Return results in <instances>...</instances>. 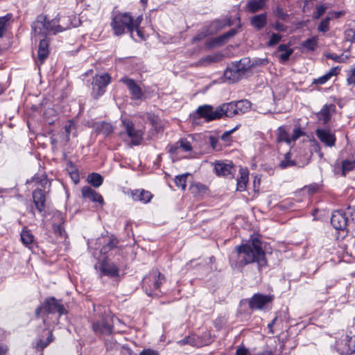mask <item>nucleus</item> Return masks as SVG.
Instances as JSON below:
<instances>
[{"label": "nucleus", "instance_id": "obj_1", "mask_svg": "<svg viewBox=\"0 0 355 355\" xmlns=\"http://www.w3.org/2000/svg\"><path fill=\"white\" fill-rule=\"evenodd\" d=\"M230 262L232 268L238 270L245 265L256 262L261 270L267 265V261L260 239L255 237L252 239L251 243L236 246L230 257Z\"/></svg>", "mask_w": 355, "mask_h": 355}, {"label": "nucleus", "instance_id": "obj_2", "mask_svg": "<svg viewBox=\"0 0 355 355\" xmlns=\"http://www.w3.org/2000/svg\"><path fill=\"white\" fill-rule=\"evenodd\" d=\"M60 19L59 15L51 20H49L45 15H37L31 25L33 37L36 40L37 37L46 38L49 34L55 35L65 31L67 26L58 25Z\"/></svg>", "mask_w": 355, "mask_h": 355}, {"label": "nucleus", "instance_id": "obj_3", "mask_svg": "<svg viewBox=\"0 0 355 355\" xmlns=\"http://www.w3.org/2000/svg\"><path fill=\"white\" fill-rule=\"evenodd\" d=\"M140 24L139 18L134 19L130 12H121L114 10L111 16L110 27L115 36H121L125 33H130L134 38V30Z\"/></svg>", "mask_w": 355, "mask_h": 355}, {"label": "nucleus", "instance_id": "obj_4", "mask_svg": "<svg viewBox=\"0 0 355 355\" xmlns=\"http://www.w3.org/2000/svg\"><path fill=\"white\" fill-rule=\"evenodd\" d=\"M34 182L36 188L33 191V199L35 208L39 213L42 214L45 209L46 194L50 191L51 182L44 174L35 175L26 183Z\"/></svg>", "mask_w": 355, "mask_h": 355}, {"label": "nucleus", "instance_id": "obj_5", "mask_svg": "<svg viewBox=\"0 0 355 355\" xmlns=\"http://www.w3.org/2000/svg\"><path fill=\"white\" fill-rule=\"evenodd\" d=\"M355 220V209L348 207L345 211H334L331 214V223L338 230H344L352 226Z\"/></svg>", "mask_w": 355, "mask_h": 355}, {"label": "nucleus", "instance_id": "obj_6", "mask_svg": "<svg viewBox=\"0 0 355 355\" xmlns=\"http://www.w3.org/2000/svg\"><path fill=\"white\" fill-rule=\"evenodd\" d=\"M164 280V277L158 270H153L144 277L143 288L148 296H159L162 291L160 286Z\"/></svg>", "mask_w": 355, "mask_h": 355}, {"label": "nucleus", "instance_id": "obj_7", "mask_svg": "<svg viewBox=\"0 0 355 355\" xmlns=\"http://www.w3.org/2000/svg\"><path fill=\"white\" fill-rule=\"evenodd\" d=\"M121 123L126 135L130 139L131 145H140L143 139L144 131L141 129H136L134 123L129 119H122Z\"/></svg>", "mask_w": 355, "mask_h": 355}, {"label": "nucleus", "instance_id": "obj_8", "mask_svg": "<svg viewBox=\"0 0 355 355\" xmlns=\"http://www.w3.org/2000/svg\"><path fill=\"white\" fill-rule=\"evenodd\" d=\"M113 318L106 314L92 323V329L96 335H109L113 331Z\"/></svg>", "mask_w": 355, "mask_h": 355}, {"label": "nucleus", "instance_id": "obj_9", "mask_svg": "<svg viewBox=\"0 0 355 355\" xmlns=\"http://www.w3.org/2000/svg\"><path fill=\"white\" fill-rule=\"evenodd\" d=\"M111 77L108 73L96 75L92 81V94L95 98L103 95L105 92L106 87L110 83Z\"/></svg>", "mask_w": 355, "mask_h": 355}, {"label": "nucleus", "instance_id": "obj_10", "mask_svg": "<svg viewBox=\"0 0 355 355\" xmlns=\"http://www.w3.org/2000/svg\"><path fill=\"white\" fill-rule=\"evenodd\" d=\"M272 300V295L255 293L248 301L249 307L251 309L263 310Z\"/></svg>", "mask_w": 355, "mask_h": 355}, {"label": "nucleus", "instance_id": "obj_11", "mask_svg": "<svg viewBox=\"0 0 355 355\" xmlns=\"http://www.w3.org/2000/svg\"><path fill=\"white\" fill-rule=\"evenodd\" d=\"M337 350L340 355H350L355 352V336L347 335L337 344Z\"/></svg>", "mask_w": 355, "mask_h": 355}, {"label": "nucleus", "instance_id": "obj_12", "mask_svg": "<svg viewBox=\"0 0 355 355\" xmlns=\"http://www.w3.org/2000/svg\"><path fill=\"white\" fill-rule=\"evenodd\" d=\"M44 309L48 313H58L59 315L67 313V311L61 302L55 297H49L44 302Z\"/></svg>", "mask_w": 355, "mask_h": 355}, {"label": "nucleus", "instance_id": "obj_13", "mask_svg": "<svg viewBox=\"0 0 355 355\" xmlns=\"http://www.w3.org/2000/svg\"><path fill=\"white\" fill-rule=\"evenodd\" d=\"M98 268L101 275L114 278L119 275V267L114 263L110 262L107 259H104L99 263Z\"/></svg>", "mask_w": 355, "mask_h": 355}, {"label": "nucleus", "instance_id": "obj_14", "mask_svg": "<svg viewBox=\"0 0 355 355\" xmlns=\"http://www.w3.org/2000/svg\"><path fill=\"white\" fill-rule=\"evenodd\" d=\"M196 112L200 117L205 118L208 121L220 119L218 107L214 110L212 106L204 105L200 106Z\"/></svg>", "mask_w": 355, "mask_h": 355}, {"label": "nucleus", "instance_id": "obj_15", "mask_svg": "<svg viewBox=\"0 0 355 355\" xmlns=\"http://www.w3.org/2000/svg\"><path fill=\"white\" fill-rule=\"evenodd\" d=\"M121 81L123 82L128 87L130 93L132 96V99L134 100H141L144 94L141 89V87L137 84V83L131 78H123L121 79Z\"/></svg>", "mask_w": 355, "mask_h": 355}, {"label": "nucleus", "instance_id": "obj_16", "mask_svg": "<svg viewBox=\"0 0 355 355\" xmlns=\"http://www.w3.org/2000/svg\"><path fill=\"white\" fill-rule=\"evenodd\" d=\"M315 133L320 141L327 146L333 147L335 146L336 137L329 130L317 129Z\"/></svg>", "mask_w": 355, "mask_h": 355}, {"label": "nucleus", "instance_id": "obj_17", "mask_svg": "<svg viewBox=\"0 0 355 355\" xmlns=\"http://www.w3.org/2000/svg\"><path fill=\"white\" fill-rule=\"evenodd\" d=\"M192 150L191 143L185 139H181L175 144L168 146V153L178 155L180 152H190Z\"/></svg>", "mask_w": 355, "mask_h": 355}, {"label": "nucleus", "instance_id": "obj_18", "mask_svg": "<svg viewBox=\"0 0 355 355\" xmlns=\"http://www.w3.org/2000/svg\"><path fill=\"white\" fill-rule=\"evenodd\" d=\"M243 78L248 76L252 71L253 64L249 58H243L239 61L233 62Z\"/></svg>", "mask_w": 355, "mask_h": 355}, {"label": "nucleus", "instance_id": "obj_19", "mask_svg": "<svg viewBox=\"0 0 355 355\" xmlns=\"http://www.w3.org/2000/svg\"><path fill=\"white\" fill-rule=\"evenodd\" d=\"M223 76L225 80L230 83L239 82L243 78V76L237 70L236 67H235V64H234L233 62L227 67L224 71Z\"/></svg>", "mask_w": 355, "mask_h": 355}, {"label": "nucleus", "instance_id": "obj_20", "mask_svg": "<svg viewBox=\"0 0 355 355\" xmlns=\"http://www.w3.org/2000/svg\"><path fill=\"white\" fill-rule=\"evenodd\" d=\"M214 170L218 175L222 176L233 175L236 171L235 166L231 162L216 163L214 166Z\"/></svg>", "mask_w": 355, "mask_h": 355}, {"label": "nucleus", "instance_id": "obj_21", "mask_svg": "<svg viewBox=\"0 0 355 355\" xmlns=\"http://www.w3.org/2000/svg\"><path fill=\"white\" fill-rule=\"evenodd\" d=\"M21 241L24 246L32 250L36 245L33 234L26 227H24L20 234Z\"/></svg>", "mask_w": 355, "mask_h": 355}, {"label": "nucleus", "instance_id": "obj_22", "mask_svg": "<svg viewBox=\"0 0 355 355\" xmlns=\"http://www.w3.org/2000/svg\"><path fill=\"white\" fill-rule=\"evenodd\" d=\"M218 111L220 114V119L223 116L232 117L237 114L234 101L222 104L218 107Z\"/></svg>", "mask_w": 355, "mask_h": 355}, {"label": "nucleus", "instance_id": "obj_23", "mask_svg": "<svg viewBox=\"0 0 355 355\" xmlns=\"http://www.w3.org/2000/svg\"><path fill=\"white\" fill-rule=\"evenodd\" d=\"M82 195L85 198L102 204L103 198L102 196L89 187H83L81 190Z\"/></svg>", "mask_w": 355, "mask_h": 355}, {"label": "nucleus", "instance_id": "obj_24", "mask_svg": "<svg viewBox=\"0 0 355 355\" xmlns=\"http://www.w3.org/2000/svg\"><path fill=\"white\" fill-rule=\"evenodd\" d=\"M132 199L135 201H140L143 203H148L153 198V195L148 191L144 189L135 190L132 192Z\"/></svg>", "mask_w": 355, "mask_h": 355}, {"label": "nucleus", "instance_id": "obj_25", "mask_svg": "<svg viewBox=\"0 0 355 355\" xmlns=\"http://www.w3.org/2000/svg\"><path fill=\"white\" fill-rule=\"evenodd\" d=\"M40 39V44L38 47V59L40 63H43L44 60L49 55V42L44 37H38Z\"/></svg>", "mask_w": 355, "mask_h": 355}, {"label": "nucleus", "instance_id": "obj_26", "mask_svg": "<svg viewBox=\"0 0 355 355\" xmlns=\"http://www.w3.org/2000/svg\"><path fill=\"white\" fill-rule=\"evenodd\" d=\"M277 51L281 53L278 58L282 63H286L294 51L293 49L289 48L288 44H279Z\"/></svg>", "mask_w": 355, "mask_h": 355}, {"label": "nucleus", "instance_id": "obj_27", "mask_svg": "<svg viewBox=\"0 0 355 355\" xmlns=\"http://www.w3.org/2000/svg\"><path fill=\"white\" fill-rule=\"evenodd\" d=\"M239 173L240 177L237 179L236 190L243 191L245 189L248 182L249 171L246 168H241Z\"/></svg>", "mask_w": 355, "mask_h": 355}, {"label": "nucleus", "instance_id": "obj_28", "mask_svg": "<svg viewBox=\"0 0 355 355\" xmlns=\"http://www.w3.org/2000/svg\"><path fill=\"white\" fill-rule=\"evenodd\" d=\"M250 23L254 28L261 30L266 25L267 15L266 13H261L255 15L252 17Z\"/></svg>", "mask_w": 355, "mask_h": 355}, {"label": "nucleus", "instance_id": "obj_29", "mask_svg": "<svg viewBox=\"0 0 355 355\" xmlns=\"http://www.w3.org/2000/svg\"><path fill=\"white\" fill-rule=\"evenodd\" d=\"M277 142H285L288 145L292 144V139L289 132L285 126H280L277 130Z\"/></svg>", "mask_w": 355, "mask_h": 355}, {"label": "nucleus", "instance_id": "obj_30", "mask_svg": "<svg viewBox=\"0 0 355 355\" xmlns=\"http://www.w3.org/2000/svg\"><path fill=\"white\" fill-rule=\"evenodd\" d=\"M333 107H334V105H324L321 110L316 114L318 119L322 121L323 123H327L331 119L330 110Z\"/></svg>", "mask_w": 355, "mask_h": 355}, {"label": "nucleus", "instance_id": "obj_31", "mask_svg": "<svg viewBox=\"0 0 355 355\" xmlns=\"http://www.w3.org/2000/svg\"><path fill=\"white\" fill-rule=\"evenodd\" d=\"M267 0H248L246 8L250 12L254 13L263 9Z\"/></svg>", "mask_w": 355, "mask_h": 355}, {"label": "nucleus", "instance_id": "obj_32", "mask_svg": "<svg viewBox=\"0 0 355 355\" xmlns=\"http://www.w3.org/2000/svg\"><path fill=\"white\" fill-rule=\"evenodd\" d=\"M237 114H242L247 112L251 106V103L246 99L234 101Z\"/></svg>", "mask_w": 355, "mask_h": 355}, {"label": "nucleus", "instance_id": "obj_33", "mask_svg": "<svg viewBox=\"0 0 355 355\" xmlns=\"http://www.w3.org/2000/svg\"><path fill=\"white\" fill-rule=\"evenodd\" d=\"M355 168L354 159H345L342 162L341 174L345 176L347 173Z\"/></svg>", "mask_w": 355, "mask_h": 355}, {"label": "nucleus", "instance_id": "obj_34", "mask_svg": "<svg viewBox=\"0 0 355 355\" xmlns=\"http://www.w3.org/2000/svg\"><path fill=\"white\" fill-rule=\"evenodd\" d=\"M88 182L94 187H99L103 182V177L96 173H92L88 175Z\"/></svg>", "mask_w": 355, "mask_h": 355}, {"label": "nucleus", "instance_id": "obj_35", "mask_svg": "<svg viewBox=\"0 0 355 355\" xmlns=\"http://www.w3.org/2000/svg\"><path fill=\"white\" fill-rule=\"evenodd\" d=\"M96 130L99 133L107 136L112 132L113 128L110 123L102 122L101 123L97 124Z\"/></svg>", "mask_w": 355, "mask_h": 355}, {"label": "nucleus", "instance_id": "obj_36", "mask_svg": "<svg viewBox=\"0 0 355 355\" xmlns=\"http://www.w3.org/2000/svg\"><path fill=\"white\" fill-rule=\"evenodd\" d=\"M189 173H184L182 175H177L175 178V183L178 187L181 188L182 190H185L187 187V179L189 175Z\"/></svg>", "mask_w": 355, "mask_h": 355}, {"label": "nucleus", "instance_id": "obj_37", "mask_svg": "<svg viewBox=\"0 0 355 355\" xmlns=\"http://www.w3.org/2000/svg\"><path fill=\"white\" fill-rule=\"evenodd\" d=\"M53 340V334L51 332H49V336L44 341L40 339L35 343V347L40 351L43 350Z\"/></svg>", "mask_w": 355, "mask_h": 355}, {"label": "nucleus", "instance_id": "obj_38", "mask_svg": "<svg viewBox=\"0 0 355 355\" xmlns=\"http://www.w3.org/2000/svg\"><path fill=\"white\" fill-rule=\"evenodd\" d=\"M295 165V161L291 159V153L290 152L286 153L284 155V159L279 163V167L282 169L286 168L290 166H293Z\"/></svg>", "mask_w": 355, "mask_h": 355}, {"label": "nucleus", "instance_id": "obj_39", "mask_svg": "<svg viewBox=\"0 0 355 355\" xmlns=\"http://www.w3.org/2000/svg\"><path fill=\"white\" fill-rule=\"evenodd\" d=\"M318 40L315 37L309 38L302 43V46L309 51H314L317 47Z\"/></svg>", "mask_w": 355, "mask_h": 355}, {"label": "nucleus", "instance_id": "obj_40", "mask_svg": "<svg viewBox=\"0 0 355 355\" xmlns=\"http://www.w3.org/2000/svg\"><path fill=\"white\" fill-rule=\"evenodd\" d=\"M331 17H326L323 19L318 26V30L322 33H327L329 31V22L331 20Z\"/></svg>", "mask_w": 355, "mask_h": 355}, {"label": "nucleus", "instance_id": "obj_41", "mask_svg": "<svg viewBox=\"0 0 355 355\" xmlns=\"http://www.w3.org/2000/svg\"><path fill=\"white\" fill-rule=\"evenodd\" d=\"M282 39V35H280L279 33H272L270 36V39L268 41L266 45L267 46H275L276 44H277Z\"/></svg>", "mask_w": 355, "mask_h": 355}, {"label": "nucleus", "instance_id": "obj_42", "mask_svg": "<svg viewBox=\"0 0 355 355\" xmlns=\"http://www.w3.org/2000/svg\"><path fill=\"white\" fill-rule=\"evenodd\" d=\"M11 18V15L8 14L5 16L0 17V37H1L4 33L6 27Z\"/></svg>", "mask_w": 355, "mask_h": 355}, {"label": "nucleus", "instance_id": "obj_43", "mask_svg": "<svg viewBox=\"0 0 355 355\" xmlns=\"http://www.w3.org/2000/svg\"><path fill=\"white\" fill-rule=\"evenodd\" d=\"M274 14L279 19L284 21H286L288 17V15L284 11L280 6H277L276 9L274 10Z\"/></svg>", "mask_w": 355, "mask_h": 355}, {"label": "nucleus", "instance_id": "obj_44", "mask_svg": "<svg viewBox=\"0 0 355 355\" xmlns=\"http://www.w3.org/2000/svg\"><path fill=\"white\" fill-rule=\"evenodd\" d=\"M327 10V7L324 5H319L316 7L315 10L313 13V19H318L322 15H324Z\"/></svg>", "mask_w": 355, "mask_h": 355}, {"label": "nucleus", "instance_id": "obj_45", "mask_svg": "<svg viewBox=\"0 0 355 355\" xmlns=\"http://www.w3.org/2000/svg\"><path fill=\"white\" fill-rule=\"evenodd\" d=\"M345 37L347 41L355 43V28L347 29L345 31Z\"/></svg>", "mask_w": 355, "mask_h": 355}, {"label": "nucleus", "instance_id": "obj_46", "mask_svg": "<svg viewBox=\"0 0 355 355\" xmlns=\"http://www.w3.org/2000/svg\"><path fill=\"white\" fill-rule=\"evenodd\" d=\"M71 165V171H69V175L72 180L75 184H77L80 180L79 173L78 172V170L75 168V167L72 165V164H70Z\"/></svg>", "mask_w": 355, "mask_h": 355}, {"label": "nucleus", "instance_id": "obj_47", "mask_svg": "<svg viewBox=\"0 0 355 355\" xmlns=\"http://www.w3.org/2000/svg\"><path fill=\"white\" fill-rule=\"evenodd\" d=\"M325 56H326V58L331 59V60H334L335 62H339V63L344 62L346 59V58L343 57V55H338L336 53H327L325 55Z\"/></svg>", "mask_w": 355, "mask_h": 355}, {"label": "nucleus", "instance_id": "obj_48", "mask_svg": "<svg viewBox=\"0 0 355 355\" xmlns=\"http://www.w3.org/2000/svg\"><path fill=\"white\" fill-rule=\"evenodd\" d=\"M72 125H73V123L71 121H67L64 125V132H65V136H64L65 142H69L70 140V134H71Z\"/></svg>", "mask_w": 355, "mask_h": 355}, {"label": "nucleus", "instance_id": "obj_49", "mask_svg": "<svg viewBox=\"0 0 355 355\" xmlns=\"http://www.w3.org/2000/svg\"><path fill=\"white\" fill-rule=\"evenodd\" d=\"M304 135V132L302 130V129L299 127L295 128L292 136L291 137L292 139V143L295 141L297 139H299L301 136Z\"/></svg>", "mask_w": 355, "mask_h": 355}, {"label": "nucleus", "instance_id": "obj_50", "mask_svg": "<svg viewBox=\"0 0 355 355\" xmlns=\"http://www.w3.org/2000/svg\"><path fill=\"white\" fill-rule=\"evenodd\" d=\"M218 60V56L216 54L214 55H209L204 58H202L200 62L202 63H211L216 62Z\"/></svg>", "mask_w": 355, "mask_h": 355}, {"label": "nucleus", "instance_id": "obj_51", "mask_svg": "<svg viewBox=\"0 0 355 355\" xmlns=\"http://www.w3.org/2000/svg\"><path fill=\"white\" fill-rule=\"evenodd\" d=\"M118 244V240L116 238L112 237L110 239L107 244L102 248V251L105 252L107 248L109 250L116 248Z\"/></svg>", "mask_w": 355, "mask_h": 355}, {"label": "nucleus", "instance_id": "obj_52", "mask_svg": "<svg viewBox=\"0 0 355 355\" xmlns=\"http://www.w3.org/2000/svg\"><path fill=\"white\" fill-rule=\"evenodd\" d=\"M347 81L348 85H355V67L347 71Z\"/></svg>", "mask_w": 355, "mask_h": 355}, {"label": "nucleus", "instance_id": "obj_53", "mask_svg": "<svg viewBox=\"0 0 355 355\" xmlns=\"http://www.w3.org/2000/svg\"><path fill=\"white\" fill-rule=\"evenodd\" d=\"M329 79H330V78H329V75H327V73H325L324 75H323L316 79H314L313 81V83L316 84V85H323V84L326 83Z\"/></svg>", "mask_w": 355, "mask_h": 355}, {"label": "nucleus", "instance_id": "obj_54", "mask_svg": "<svg viewBox=\"0 0 355 355\" xmlns=\"http://www.w3.org/2000/svg\"><path fill=\"white\" fill-rule=\"evenodd\" d=\"M272 27L277 31L279 32H285L287 30V26L279 21H276L272 25Z\"/></svg>", "mask_w": 355, "mask_h": 355}, {"label": "nucleus", "instance_id": "obj_55", "mask_svg": "<svg viewBox=\"0 0 355 355\" xmlns=\"http://www.w3.org/2000/svg\"><path fill=\"white\" fill-rule=\"evenodd\" d=\"M58 25L67 26L66 30L69 28L71 26V22L69 17H64L62 18L60 17V21L58 22Z\"/></svg>", "mask_w": 355, "mask_h": 355}, {"label": "nucleus", "instance_id": "obj_56", "mask_svg": "<svg viewBox=\"0 0 355 355\" xmlns=\"http://www.w3.org/2000/svg\"><path fill=\"white\" fill-rule=\"evenodd\" d=\"M139 355H159L158 351L153 349H144L140 353Z\"/></svg>", "mask_w": 355, "mask_h": 355}, {"label": "nucleus", "instance_id": "obj_57", "mask_svg": "<svg viewBox=\"0 0 355 355\" xmlns=\"http://www.w3.org/2000/svg\"><path fill=\"white\" fill-rule=\"evenodd\" d=\"M236 129V128H234L230 130H228V131H225L224 133H223V135H221V139L223 140L224 141H230V135L232 133H233L235 130Z\"/></svg>", "mask_w": 355, "mask_h": 355}, {"label": "nucleus", "instance_id": "obj_58", "mask_svg": "<svg viewBox=\"0 0 355 355\" xmlns=\"http://www.w3.org/2000/svg\"><path fill=\"white\" fill-rule=\"evenodd\" d=\"M237 31L235 28L230 30L228 32L224 33L221 37L224 40H227L236 34Z\"/></svg>", "mask_w": 355, "mask_h": 355}, {"label": "nucleus", "instance_id": "obj_59", "mask_svg": "<svg viewBox=\"0 0 355 355\" xmlns=\"http://www.w3.org/2000/svg\"><path fill=\"white\" fill-rule=\"evenodd\" d=\"M54 231L61 236H63L65 234L64 230L62 224H59L54 226Z\"/></svg>", "mask_w": 355, "mask_h": 355}, {"label": "nucleus", "instance_id": "obj_60", "mask_svg": "<svg viewBox=\"0 0 355 355\" xmlns=\"http://www.w3.org/2000/svg\"><path fill=\"white\" fill-rule=\"evenodd\" d=\"M193 187L196 189L199 193H205L207 188L205 185L201 184V183H196L193 185Z\"/></svg>", "mask_w": 355, "mask_h": 355}, {"label": "nucleus", "instance_id": "obj_61", "mask_svg": "<svg viewBox=\"0 0 355 355\" xmlns=\"http://www.w3.org/2000/svg\"><path fill=\"white\" fill-rule=\"evenodd\" d=\"M179 343L181 345L189 344L191 345H193V343H194V340L193 338L187 336V337H185L184 338H183L182 340H181Z\"/></svg>", "mask_w": 355, "mask_h": 355}, {"label": "nucleus", "instance_id": "obj_62", "mask_svg": "<svg viewBox=\"0 0 355 355\" xmlns=\"http://www.w3.org/2000/svg\"><path fill=\"white\" fill-rule=\"evenodd\" d=\"M340 68L339 67H333L330 69L329 72H327V75H329V78H331L334 76H336L339 71Z\"/></svg>", "mask_w": 355, "mask_h": 355}, {"label": "nucleus", "instance_id": "obj_63", "mask_svg": "<svg viewBox=\"0 0 355 355\" xmlns=\"http://www.w3.org/2000/svg\"><path fill=\"white\" fill-rule=\"evenodd\" d=\"M235 355H250L248 350L244 347H239L236 349Z\"/></svg>", "mask_w": 355, "mask_h": 355}, {"label": "nucleus", "instance_id": "obj_64", "mask_svg": "<svg viewBox=\"0 0 355 355\" xmlns=\"http://www.w3.org/2000/svg\"><path fill=\"white\" fill-rule=\"evenodd\" d=\"M139 25H140V24H139L137 27H135V28L134 31H136L137 35L139 38H141V40H144V39H145V37H144V34H143V33H142L141 30L139 28Z\"/></svg>", "mask_w": 355, "mask_h": 355}]
</instances>
